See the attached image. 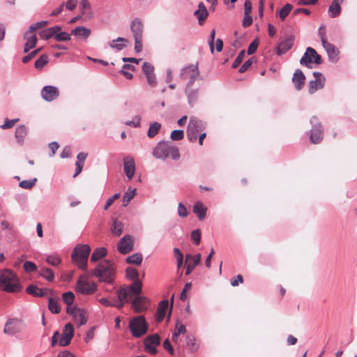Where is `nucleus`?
Masks as SVG:
<instances>
[{"label": "nucleus", "mask_w": 357, "mask_h": 357, "mask_svg": "<svg viewBox=\"0 0 357 357\" xmlns=\"http://www.w3.org/2000/svg\"><path fill=\"white\" fill-rule=\"evenodd\" d=\"M36 181V178L31 180H23L20 182L19 186L24 189L30 190L35 185Z\"/></svg>", "instance_id": "603ef678"}, {"label": "nucleus", "mask_w": 357, "mask_h": 357, "mask_svg": "<svg viewBox=\"0 0 357 357\" xmlns=\"http://www.w3.org/2000/svg\"><path fill=\"white\" fill-rule=\"evenodd\" d=\"M153 155L157 159L162 160L171 157L172 160H177L180 158L178 149L170 142H159L153 151Z\"/></svg>", "instance_id": "7ed1b4c3"}, {"label": "nucleus", "mask_w": 357, "mask_h": 357, "mask_svg": "<svg viewBox=\"0 0 357 357\" xmlns=\"http://www.w3.org/2000/svg\"><path fill=\"white\" fill-rule=\"evenodd\" d=\"M0 289L8 293H18L23 289L16 273L9 268L0 271Z\"/></svg>", "instance_id": "f257e3e1"}, {"label": "nucleus", "mask_w": 357, "mask_h": 357, "mask_svg": "<svg viewBox=\"0 0 357 357\" xmlns=\"http://www.w3.org/2000/svg\"><path fill=\"white\" fill-rule=\"evenodd\" d=\"M24 269L26 272L30 273L37 270L36 265L30 261H26L23 265Z\"/></svg>", "instance_id": "13d9d810"}, {"label": "nucleus", "mask_w": 357, "mask_h": 357, "mask_svg": "<svg viewBox=\"0 0 357 357\" xmlns=\"http://www.w3.org/2000/svg\"><path fill=\"white\" fill-rule=\"evenodd\" d=\"M59 96V91L54 86H45L41 90V96L47 102H51L56 99Z\"/></svg>", "instance_id": "aec40b11"}, {"label": "nucleus", "mask_w": 357, "mask_h": 357, "mask_svg": "<svg viewBox=\"0 0 357 357\" xmlns=\"http://www.w3.org/2000/svg\"><path fill=\"white\" fill-rule=\"evenodd\" d=\"M194 15L197 17L199 25H202L206 20L208 12L203 2L199 3L198 8L194 12Z\"/></svg>", "instance_id": "a878e982"}, {"label": "nucleus", "mask_w": 357, "mask_h": 357, "mask_svg": "<svg viewBox=\"0 0 357 357\" xmlns=\"http://www.w3.org/2000/svg\"><path fill=\"white\" fill-rule=\"evenodd\" d=\"M127 42L128 40L126 38L118 37L116 39L112 40V42L109 44V46L113 49H116L119 51H121L126 46V45L123 43Z\"/></svg>", "instance_id": "4c0bfd02"}, {"label": "nucleus", "mask_w": 357, "mask_h": 357, "mask_svg": "<svg viewBox=\"0 0 357 357\" xmlns=\"http://www.w3.org/2000/svg\"><path fill=\"white\" fill-rule=\"evenodd\" d=\"M205 128L204 123L195 117H191L187 129V137L190 142H195L197 133Z\"/></svg>", "instance_id": "1a4fd4ad"}, {"label": "nucleus", "mask_w": 357, "mask_h": 357, "mask_svg": "<svg viewBox=\"0 0 357 357\" xmlns=\"http://www.w3.org/2000/svg\"><path fill=\"white\" fill-rule=\"evenodd\" d=\"M142 71L145 75L147 82L151 87H155L157 85V80L154 73V67L148 62H144L142 66Z\"/></svg>", "instance_id": "6ab92c4d"}, {"label": "nucleus", "mask_w": 357, "mask_h": 357, "mask_svg": "<svg viewBox=\"0 0 357 357\" xmlns=\"http://www.w3.org/2000/svg\"><path fill=\"white\" fill-rule=\"evenodd\" d=\"M129 328L132 335L138 338L147 333L149 324L144 316H137L130 320Z\"/></svg>", "instance_id": "0eeeda50"}, {"label": "nucleus", "mask_w": 357, "mask_h": 357, "mask_svg": "<svg viewBox=\"0 0 357 357\" xmlns=\"http://www.w3.org/2000/svg\"><path fill=\"white\" fill-rule=\"evenodd\" d=\"M170 137L173 141H178L184 137V132L182 130H174L172 132Z\"/></svg>", "instance_id": "5fc2aeb1"}, {"label": "nucleus", "mask_w": 357, "mask_h": 357, "mask_svg": "<svg viewBox=\"0 0 357 357\" xmlns=\"http://www.w3.org/2000/svg\"><path fill=\"white\" fill-rule=\"evenodd\" d=\"M244 56H245V50L241 51L232 63L233 68H236L238 66H239V65L242 63V61L243 60Z\"/></svg>", "instance_id": "052dcab7"}, {"label": "nucleus", "mask_w": 357, "mask_h": 357, "mask_svg": "<svg viewBox=\"0 0 357 357\" xmlns=\"http://www.w3.org/2000/svg\"><path fill=\"white\" fill-rule=\"evenodd\" d=\"M160 128H161V124L158 122H153V123H150V126H149V128L148 130V132H147V136L149 138L154 137L158 133Z\"/></svg>", "instance_id": "37998d69"}, {"label": "nucleus", "mask_w": 357, "mask_h": 357, "mask_svg": "<svg viewBox=\"0 0 357 357\" xmlns=\"http://www.w3.org/2000/svg\"><path fill=\"white\" fill-rule=\"evenodd\" d=\"M343 1L344 0H333L328 8V15L331 17H336L340 14L341 7L340 3L343 2Z\"/></svg>", "instance_id": "473e14b6"}, {"label": "nucleus", "mask_w": 357, "mask_h": 357, "mask_svg": "<svg viewBox=\"0 0 357 357\" xmlns=\"http://www.w3.org/2000/svg\"><path fill=\"white\" fill-rule=\"evenodd\" d=\"M24 39L26 40L24 47V52H28L31 49L33 48L37 43V38L33 32L27 30L24 36Z\"/></svg>", "instance_id": "5701e85b"}, {"label": "nucleus", "mask_w": 357, "mask_h": 357, "mask_svg": "<svg viewBox=\"0 0 357 357\" xmlns=\"http://www.w3.org/2000/svg\"><path fill=\"white\" fill-rule=\"evenodd\" d=\"M63 301L67 305V307H72L75 299V295L72 291L63 293L62 295Z\"/></svg>", "instance_id": "09e8293b"}, {"label": "nucleus", "mask_w": 357, "mask_h": 357, "mask_svg": "<svg viewBox=\"0 0 357 357\" xmlns=\"http://www.w3.org/2000/svg\"><path fill=\"white\" fill-rule=\"evenodd\" d=\"M126 261L127 264L139 265L142 261V255L139 252L135 253L131 256L128 257Z\"/></svg>", "instance_id": "49530a36"}, {"label": "nucleus", "mask_w": 357, "mask_h": 357, "mask_svg": "<svg viewBox=\"0 0 357 357\" xmlns=\"http://www.w3.org/2000/svg\"><path fill=\"white\" fill-rule=\"evenodd\" d=\"M45 261L47 264H49L53 266H56L61 263V257L58 255L54 254V255H47L46 257Z\"/></svg>", "instance_id": "de8ad7c7"}, {"label": "nucleus", "mask_w": 357, "mask_h": 357, "mask_svg": "<svg viewBox=\"0 0 357 357\" xmlns=\"http://www.w3.org/2000/svg\"><path fill=\"white\" fill-rule=\"evenodd\" d=\"M17 121H19V119H12V120H9V119H6L5 120V122L3 124H2L0 128L1 129H8V128H12L15 123H17Z\"/></svg>", "instance_id": "338daca9"}, {"label": "nucleus", "mask_w": 357, "mask_h": 357, "mask_svg": "<svg viewBox=\"0 0 357 357\" xmlns=\"http://www.w3.org/2000/svg\"><path fill=\"white\" fill-rule=\"evenodd\" d=\"M300 63L307 68H311L312 63L317 65L322 63V59L314 48L308 47L301 57Z\"/></svg>", "instance_id": "6e6552de"}, {"label": "nucleus", "mask_w": 357, "mask_h": 357, "mask_svg": "<svg viewBox=\"0 0 357 357\" xmlns=\"http://www.w3.org/2000/svg\"><path fill=\"white\" fill-rule=\"evenodd\" d=\"M314 80L310 81L308 84V92L310 94L314 93L317 90L324 87L326 78L320 72H314Z\"/></svg>", "instance_id": "2eb2a0df"}, {"label": "nucleus", "mask_w": 357, "mask_h": 357, "mask_svg": "<svg viewBox=\"0 0 357 357\" xmlns=\"http://www.w3.org/2000/svg\"><path fill=\"white\" fill-rule=\"evenodd\" d=\"M134 248V240L130 235H126L121 238L118 244L117 249L121 254L125 255L132 250Z\"/></svg>", "instance_id": "f3484780"}, {"label": "nucleus", "mask_w": 357, "mask_h": 357, "mask_svg": "<svg viewBox=\"0 0 357 357\" xmlns=\"http://www.w3.org/2000/svg\"><path fill=\"white\" fill-rule=\"evenodd\" d=\"M322 46L328 54L329 61L333 63L337 62L339 54L337 48L328 42H325V44L322 45Z\"/></svg>", "instance_id": "b1692460"}, {"label": "nucleus", "mask_w": 357, "mask_h": 357, "mask_svg": "<svg viewBox=\"0 0 357 357\" xmlns=\"http://www.w3.org/2000/svg\"><path fill=\"white\" fill-rule=\"evenodd\" d=\"M133 38H143L144 24L139 17L134 18L130 24Z\"/></svg>", "instance_id": "412c9836"}, {"label": "nucleus", "mask_w": 357, "mask_h": 357, "mask_svg": "<svg viewBox=\"0 0 357 357\" xmlns=\"http://www.w3.org/2000/svg\"><path fill=\"white\" fill-rule=\"evenodd\" d=\"M259 45V42L257 39H255L248 46V54L250 55L254 54Z\"/></svg>", "instance_id": "774afa93"}, {"label": "nucleus", "mask_w": 357, "mask_h": 357, "mask_svg": "<svg viewBox=\"0 0 357 357\" xmlns=\"http://www.w3.org/2000/svg\"><path fill=\"white\" fill-rule=\"evenodd\" d=\"M47 63H48V56L46 54H43L35 61L34 66L36 69L40 70Z\"/></svg>", "instance_id": "8fccbe9b"}, {"label": "nucleus", "mask_w": 357, "mask_h": 357, "mask_svg": "<svg viewBox=\"0 0 357 357\" xmlns=\"http://www.w3.org/2000/svg\"><path fill=\"white\" fill-rule=\"evenodd\" d=\"M123 228V223L117 219H114L111 227V231L114 236H119L122 234Z\"/></svg>", "instance_id": "e433bc0d"}, {"label": "nucleus", "mask_w": 357, "mask_h": 357, "mask_svg": "<svg viewBox=\"0 0 357 357\" xmlns=\"http://www.w3.org/2000/svg\"><path fill=\"white\" fill-rule=\"evenodd\" d=\"M66 312L72 316L73 320L78 327L83 326L87 322V313L84 309L76 307H66Z\"/></svg>", "instance_id": "f8f14e48"}, {"label": "nucleus", "mask_w": 357, "mask_h": 357, "mask_svg": "<svg viewBox=\"0 0 357 357\" xmlns=\"http://www.w3.org/2000/svg\"><path fill=\"white\" fill-rule=\"evenodd\" d=\"M191 237L196 245H199L201 240V231L199 229L193 230L191 233Z\"/></svg>", "instance_id": "0e129e2a"}, {"label": "nucleus", "mask_w": 357, "mask_h": 357, "mask_svg": "<svg viewBox=\"0 0 357 357\" xmlns=\"http://www.w3.org/2000/svg\"><path fill=\"white\" fill-rule=\"evenodd\" d=\"M76 291L84 295H90L97 290V286L94 282H90L89 280L80 277L76 284Z\"/></svg>", "instance_id": "ddd939ff"}, {"label": "nucleus", "mask_w": 357, "mask_h": 357, "mask_svg": "<svg viewBox=\"0 0 357 357\" xmlns=\"http://www.w3.org/2000/svg\"><path fill=\"white\" fill-rule=\"evenodd\" d=\"M160 344V337L158 334L147 336L144 341V350L151 354L157 353L156 347Z\"/></svg>", "instance_id": "dca6fc26"}, {"label": "nucleus", "mask_w": 357, "mask_h": 357, "mask_svg": "<svg viewBox=\"0 0 357 357\" xmlns=\"http://www.w3.org/2000/svg\"><path fill=\"white\" fill-rule=\"evenodd\" d=\"M142 281H136L128 286H121L117 291L118 303H114L113 307L121 309L123 307L125 303L131 301L135 295H138L142 293Z\"/></svg>", "instance_id": "f03ea898"}, {"label": "nucleus", "mask_w": 357, "mask_h": 357, "mask_svg": "<svg viewBox=\"0 0 357 357\" xmlns=\"http://www.w3.org/2000/svg\"><path fill=\"white\" fill-rule=\"evenodd\" d=\"M74 335V328L71 323L66 324L62 331V334H60L59 331L54 333L52 337V347H54L56 344L61 347L68 346Z\"/></svg>", "instance_id": "423d86ee"}, {"label": "nucleus", "mask_w": 357, "mask_h": 357, "mask_svg": "<svg viewBox=\"0 0 357 357\" xmlns=\"http://www.w3.org/2000/svg\"><path fill=\"white\" fill-rule=\"evenodd\" d=\"M91 29L85 26H79L73 29L71 35L78 37L80 39L86 40L91 35Z\"/></svg>", "instance_id": "c756f323"}, {"label": "nucleus", "mask_w": 357, "mask_h": 357, "mask_svg": "<svg viewBox=\"0 0 357 357\" xmlns=\"http://www.w3.org/2000/svg\"><path fill=\"white\" fill-rule=\"evenodd\" d=\"M326 26L324 24H322L319 26V30H318V35L321 38L322 45L325 44V42H328L327 39H326Z\"/></svg>", "instance_id": "bf43d9fd"}, {"label": "nucleus", "mask_w": 357, "mask_h": 357, "mask_svg": "<svg viewBox=\"0 0 357 357\" xmlns=\"http://www.w3.org/2000/svg\"><path fill=\"white\" fill-rule=\"evenodd\" d=\"M47 23L48 22L45 20L33 23L30 25V26L29 27V30H30V31L34 32L37 29H41L43 26H46Z\"/></svg>", "instance_id": "4d7b16f0"}, {"label": "nucleus", "mask_w": 357, "mask_h": 357, "mask_svg": "<svg viewBox=\"0 0 357 357\" xmlns=\"http://www.w3.org/2000/svg\"><path fill=\"white\" fill-rule=\"evenodd\" d=\"M174 332L179 336L181 334L186 333L185 326L182 324L179 321H177L175 326Z\"/></svg>", "instance_id": "e2e57ef3"}, {"label": "nucleus", "mask_w": 357, "mask_h": 357, "mask_svg": "<svg viewBox=\"0 0 357 357\" xmlns=\"http://www.w3.org/2000/svg\"><path fill=\"white\" fill-rule=\"evenodd\" d=\"M26 135L27 128L25 126H19L16 128L15 136L18 143L23 144Z\"/></svg>", "instance_id": "f704fd0d"}, {"label": "nucleus", "mask_w": 357, "mask_h": 357, "mask_svg": "<svg viewBox=\"0 0 357 357\" xmlns=\"http://www.w3.org/2000/svg\"><path fill=\"white\" fill-rule=\"evenodd\" d=\"M50 28L43 30L40 32V36L43 40H48L52 37L54 38V34Z\"/></svg>", "instance_id": "6e6d98bb"}, {"label": "nucleus", "mask_w": 357, "mask_h": 357, "mask_svg": "<svg viewBox=\"0 0 357 357\" xmlns=\"http://www.w3.org/2000/svg\"><path fill=\"white\" fill-rule=\"evenodd\" d=\"M126 273L127 278L133 280L132 283H135L136 281H141L137 278L139 276V273L136 268L132 267H128L126 270Z\"/></svg>", "instance_id": "a18cd8bd"}, {"label": "nucleus", "mask_w": 357, "mask_h": 357, "mask_svg": "<svg viewBox=\"0 0 357 357\" xmlns=\"http://www.w3.org/2000/svg\"><path fill=\"white\" fill-rule=\"evenodd\" d=\"M207 208L202 202H197L193 206V212L197 215L199 220L204 219L206 215Z\"/></svg>", "instance_id": "2f4dec72"}, {"label": "nucleus", "mask_w": 357, "mask_h": 357, "mask_svg": "<svg viewBox=\"0 0 357 357\" xmlns=\"http://www.w3.org/2000/svg\"><path fill=\"white\" fill-rule=\"evenodd\" d=\"M24 328L23 321L17 318L9 319L5 325L3 332L6 334L13 335L21 332Z\"/></svg>", "instance_id": "4468645a"}, {"label": "nucleus", "mask_w": 357, "mask_h": 357, "mask_svg": "<svg viewBox=\"0 0 357 357\" xmlns=\"http://www.w3.org/2000/svg\"><path fill=\"white\" fill-rule=\"evenodd\" d=\"M141 118L139 116H135L132 121H128L125 123L127 126H132L133 128H137L140 126Z\"/></svg>", "instance_id": "69168bd1"}, {"label": "nucleus", "mask_w": 357, "mask_h": 357, "mask_svg": "<svg viewBox=\"0 0 357 357\" xmlns=\"http://www.w3.org/2000/svg\"><path fill=\"white\" fill-rule=\"evenodd\" d=\"M107 255V250L104 247L96 248L91 257L92 261H97Z\"/></svg>", "instance_id": "79ce46f5"}, {"label": "nucleus", "mask_w": 357, "mask_h": 357, "mask_svg": "<svg viewBox=\"0 0 357 357\" xmlns=\"http://www.w3.org/2000/svg\"><path fill=\"white\" fill-rule=\"evenodd\" d=\"M201 260V255L197 254L195 255V257H193V261H188L187 266H186V271L185 275L190 274L192 271L195 269L196 266H197Z\"/></svg>", "instance_id": "ea45409f"}, {"label": "nucleus", "mask_w": 357, "mask_h": 357, "mask_svg": "<svg viewBox=\"0 0 357 357\" xmlns=\"http://www.w3.org/2000/svg\"><path fill=\"white\" fill-rule=\"evenodd\" d=\"M131 306L135 312L146 311L149 307V301L144 296H140L139 294L135 295L131 300Z\"/></svg>", "instance_id": "a211bd4d"}, {"label": "nucleus", "mask_w": 357, "mask_h": 357, "mask_svg": "<svg viewBox=\"0 0 357 357\" xmlns=\"http://www.w3.org/2000/svg\"><path fill=\"white\" fill-rule=\"evenodd\" d=\"M41 50V48L36 49L32 52H31L29 54H28L26 56H24L22 58V62L26 63L30 61L33 58H34L38 53L40 52Z\"/></svg>", "instance_id": "680f3d73"}, {"label": "nucleus", "mask_w": 357, "mask_h": 357, "mask_svg": "<svg viewBox=\"0 0 357 357\" xmlns=\"http://www.w3.org/2000/svg\"><path fill=\"white\" fill-rule=\"evenodd\" d=\"M80 9L85 20H90L93 17V13L88 0H81Z\"/></svg>", "instance_id": "7c9ffc66"}, {"label": "nucleus", "mask_w": 357, "mask_h": 357, "mask_svg": "<svg viewBox=\"0 0 357 357\" xmlns=\"http://www.w3.org/2000/svg\"><path fill=\"white\" fill-rule=\"evenodd\" d=\"M136 192L135 188H128L123 197V206H126L130 200L135 197Z\"/></svg>", "instance_id": "c03bdc74"}, {"label": "nucleus", "mask_w": 357, "mask_h": 357, "mask_svg": "<svg viewBox=\"0 0 357 357\" xmlns=\"http://www.w3.org/2000/svg\"><path fill=\"white\" fill-rule=\"evenodd\" d=\"M123 170L127 178L130 180L133 178L135 172V163L134 158L127 156L123 159Z\"/></svg>", "instance_id": "4be33fe9"}, {"label": "nucleus", "mask_w": 357, "mask_h": 357, "mask_svg": "<svg viewBox=\"0 0 357 357\" xmlns=\"http://www.w3.org/2000/svg\"><path fill=\"white\" fill-rule=\"evenodd\" d=\"M185 93L188 99V103L192 106L197 100L198 97V89H192L191 86L186 85Z\"/></svg>", "instance_id": "72a5a7b5"}, {"label": "nucleus", "mask_w": 357, "mask_h": 357, "mask_svg": "<svg viewBox=\"0 0 357 357\" xmlns=\"http://www.w3.org/2000/svg\"><path fill=\"white\" fill-rule=\"evenodd\" d=\"M312 128L310 131V139L313 144H319L324 137L322 126L316 116H312L310 119Z\"/></svg>", "instance_id": "9d476101"}, {"label": "nucleus", "mask_w": 357, "mask_h": 357, "mask_svg": "<svg viewBox=\"0 0 357 357\" xmlns=\"http://www.w3.org/2000/svg\"><path fill=\"white\" fill-rule=\"evenodd\" d=\"M39 275L49 282L54 279V273L52 269L47 267H41L38 272Z\"/></svg>", "instance_id": "58836bf2"}, {"label": "nucleus", "mask_w": 357, "mask_h": 357, "mask_svg": "<svg viewBox=\"0 0 357 357\" xmlns=\"http://www.w3.org/2000/svg\"><path fill=\"white\" fill-rule=\"evenodd\" d=\"M59 298L50 297L48 301V308L53 314H59L61 311V307L59 305Z\"/></svg>", "instance_id": "c9c22d12"}, {"label": "nucleus", "mask_w": 357, "mask_h": 357, "mask_svg": "<svg viewBox=\"0 0 357 357\" xmlns=\"http://www.w3.org/2000/svg\"><path fill=\"white\" fill-rule=\"evenodd\" d=\"M199 75V71L197 65H190L182 68L180 76L182 79H188L187 85L192 86Z\"/></svg>", "instance_id": "9b49d317"}, {"label": "nucleus", "mask_w": 357, "mask_h": 357, "mask_svg": "<svg viewBox=\"0 0 357 357\" xmlns=\"http://www.w3.org/2000/svg\"><path fill=\"white\" fill-rule=\"evenodd\" d=\"M305 79V77L303 73L300 69L296 70L292 77V82L297 90L299 91L303 87Z\"/></svg>", "instance_id": "cd10ccee"}, {"label": "nucleus", "mask_w": 357, "mask_h": 357, "mask_svg": "<svg viewBox=\"0 0 357 357\" xmlns=\"http://www.w3.org/2000/svg\"><path fill=\"white\" fill-rule=\"evenodd\" d=\"M92 274L98 278L99 281L111 284L114 280V268L110 261L104 260L99 263L98 266L92 271Z\"/></svg>", "instance_id": "39448f33"}, {"label": "nucleus", "mask_w": 357, "mask_h": 357, "mask_svg": "<svg viewBox=\"0 0 357 357\" xmlns=\"http://www.w3.org/2000/svg\"><path fill=\"white\" fill-rule=\"evenodd\" d=\"M26 291L30 295L38 297H43L46 296L48 292L52 293V291L50 289H40L34 284L29 285L26 289Z\"/></svg>", "instance_id": "bb28decb"}, {"label": "nucleus", "mask_w": 357, "mask_h": 357, "mask_svg": "<svg viewBox=\"0 0 357 357\" xmlns=\"http://www.w3.org/2000/svg\"><path fill=\"white\" fill-rule=\"evenodd\" d=\"M294 37L293 36H288L283 41L280 43L277 47V54L282 55L286 53L294 45Z\"/></svg>", "instance_id": "393cba45"}, {"label": "nucleus", "mask_w": 357, "mask_h": 357, "mask_svg": "<svg viewBox=\"0 0 357 357\" xmlns=\"http://www.w3.org/2000/svg\"><path fill=\"white\" fill-rule=\"evenodd\" d=\"M293 6L290 3H287L284 5L279 11V17L281 20H284L287 16L289 14Z\"/></svg>", "instance_id": "3c124183"}, {"label": "nucleus", "mask_w": 357, "mask_h": 357, "mask_svg": "<svg viewBox=\"0 0 357 357\" xmlns=\"http://www.w3.org/2000/svg\"><path fill=\"white\" fill-rule=\"evenodd\" d=\"M54 39L58 42L68 41L70 40V34L61 31L54 36Z\"/></svg>", "instance_id": "864d4df0"}, {"label": "nucleus", "mask_w": 357, "mask_h": 357, "mask_svg": "<svg viewBox=\"0 0 357 357\" xmlns=\"http://www.w3.org/2000/svg\"><path fill=\"white\" fill-rule=\"evenodd\" d=\"M169 306L168 300H163L158 304V310L155 314V321L158 323L161 322L165 317L166 311Z\"/></svg>", "instance_id": "c85d7f7f"}, {"label": "nucleus", "mask_w": 357, "mask_h": 357, "mask_svg": "<svg viewBox=\"0 0 357 357\" xmlns=\"http://www.w3.org/2000/svg\"><path fill=\"white\" fill-rule=\"evenodd\" d=\"M91 248L87 244L77 245L73 250L71 257L73 262L80 269L86 270Z\"/></svg>", "instance_id": "20e7f679"}, {"label": "nucleus", "mask_w": 357, "mask_h": 357, "mask_svg": "<svg viewBox=\"0 0 357 357\" xmlns=\"http://www.w3.org/2000/svg\"><path fill=\"white\" fill-rule=\"evenodd\" d=\"M186 344L191 353L196 352L199 349V344H197L195 337L192 335H188L186 336Z\"/></svg>", "instance_id": "a19ab883"}]
</instances>
